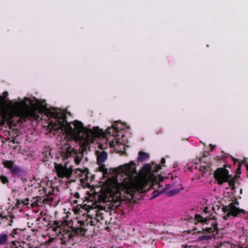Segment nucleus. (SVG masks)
Wrapping results in <instances>:
<instances>
[{
  "label": "nucleus",
  "instance_id": "nucleus-1",
  "mask_svg": "<svg viewBox=\"0 0 248 248\" xmlns=\"http://www.w3.org/2000/svg\"><path fill=\"white\" fill-rule=\"evenodd\" d=\"M119 189L133 196L136 192L145 193L149 187L147 181L138 178L137 176L130 177L119 184Z\"/></svg>",
  "mask_w": 248,
  "mask_h": 248
},
{
  "label": "nucleus",
  "instance_id": "nucleus-2",
  "mask_svg": "<svg viewBox=\"0 0 248 248\" xmlns=\"http://www.w3.org/2000/svg\"><path fill=\"white\" fill-rule=\"evenodd\" d=\"M9 107L14 110L16 115L20 117L19 121L26 122L31 118L39 117L36 110L30 108L26 101H9Z\"/></svg>",
  "mask_w": 248,
  "mask_h": 248
},
{
  "label": "nucleus",
  "instance_id": "nucleus-3",
  "mask_svg": "<svg viewBox=\"0 0 248 248\" xmlns=\"http://www.w3.org/2000/svg\"><path fill=\"white\" fill-rule=\"evenodd\" d=\"M108 215H110L108 212L104 209L96 210L94 218L89 216L86 217L85 220L78 221V225L76 226L78 228L77 231L79 232L80 236H85L88 232L87 227L89 224L91 226H94L97 222H101V223H102L104 220L106 222L107 221L105 220L106 216Z\"/></svg>",
  "mask_w": 248,
  "mask_h": 248
},
{
  "label": "nucleus",
  "instance_id": "nucleus-4",
  "mask_svg": "<svg viewBox=\"0 0 248 248\" xmlns=\"http://www.w3.org/2000/svg\"><path fill=\"white\" fill-rule=\"evenodd\" d=\"M195 219L199 222L203 223L202 231H205L209 233L217 234L218 232L217 223L216 219V215L213 214L209 216L203 217L200 215H195Z\"/></svg>",
  "mask_w": 248,
  "mask_h": 248
},
{
  "label": "nucleus",
  "instance_id": "nucleus-5",
  "mask_svg": "<svg viewBox=\"0 0 248 248\" xmlns=\"http://www.w3.org/2000/svg\"><path fill=\"white\" fill-rule=\"evenodd\" d=\"M72 155H74V161L77 165L80 164L81 160L83 156V151L77 153V151L72 148L71 146L69 145H66L65 150L62 151L60 153L57 155L56 157L59 160H63V161L67 160Z\"/></svg>",
  "mask_w": 248,
  "mask_h": 248
},
{
  "label": "nucleus",
  "instance_id": "nucleus-6",
  "mask_svg": "<svg viewBox=\"0 0 248 248\" xmlns=\"http://www.w3.org/2000/svg\"><path fill=\"white\" fill-rule=\"evenodd\" d=\"M239 205V202L235 199L234 202H230L228 205H223L222 211L224 213L227 212V214L224 216V219L226 220L230 216L236 217L240 216L241 214H244L245 211L237 207Z\"/></svg>",
  "mask_w": 248,
  "mask_h": 248
},
{
  "label": "nucleus",
  "instance_id": "nucleus-7",
  "mask_svg": "<svg viewBox=\"0 0 248 248\" xmlns=\"http://www.w3.org/2000/svg\"><path fill=\"white\" fill-rule=\"evenodd\" d=\"M68 126L70 127L71 129L73 130L72 127L65 119H55L49 123L47 128L49 129V132L57 131L59 133H63L67 132Z\"/></svg>",
  "mask_w": 248,
  "mask_h": 248
},
{
  "label": "nucleus",
  "instance_id": "nucleus-8",
  "mask_svg": "<svg viewBox=\"0 0 248 248\" xmlns=\"http://www.w3.org/2000/svg\"><path fill=\"white\" fill-rule=\"evenodd\" d=\"M64 161V164L55 163V169L58 177L68 179L71 177L72 174L73 168L71 165L69 164V161L66 160Z\"/></svg>",
  "mask_w": 248,
  "mask_h": 248
},
{
  "label": "nucleus",
  "instance_id": "nucleus-9",
  "mask_svg": "<svg viewBox=\"0 0 248 248\" xmlns=\"http://www.w3.org/2000/svg\"><path fill=\"white\" fill-rule=\"evenodd\" d=\"M229 167L227 164L223 165V167L217 168L214 172V177L217 184L219 185L228 181L229 178L232 176L229 174V171L226 169Z\"/></svg>",
  "mask_w": 248,
  "mask_h": 248
},
{
  "label": "nucleus",
  "instance_id": "nucleus-10",
  "mask_svg": "<svg viewBox=\"0 0 248 248\" xmlns=\"http://www.w3.org/2000/svg\"><path fill=\"white\" fill-rule=\"evenodd\" d=\"M2 164L5 168L9 170L10 174L13 178H19L24 174V170L12 160H5L3 161Z\"/></svg>",
  "mask_w": 248,
  "mask_h": 248
},
{
  "label": "nucleus",
  "instance_id": "nucleus-11",
  "mask_svg": "<svg viewBox=\"0 0 248 248\" xmlns=\"http://www.w3.org/2000/svg\"><path fill=\"white\" fill-rule=\"evenodd\" d=\"M77 227L76 226H71L69 230H64L62 236L65 241H68L70 240L73 239L75 236L80 235L79 232L77 231Z\"/></svg>",
  "mask_w": 248,
  "mask_h": 248
},
{
  "label": "nucleus",
  "instance_id": "nucleus-12",
  "mask_svg": "<svg viewBox=\"0 0 248 248\" xmlns=\"http://www.w3.org/2000/svg\"><path fill=\"white\" fill-rule=\"evenodd\" d=\"M152 164L153 165H155V166H154L153 168H152L150 164H146L142 167L141 171L144 173H151V171L154 173H156L158 172L160 170H161L162 166V165H157L154 163V162H152Z\"/></svg>",
  "mask_w": 248,
  "mask_h": 248
},
{
  "label": "nucleus",
  "instance_id": "nucleus-13",
  "mask_svg": "<svg viewBox=\"0 0 248 248\" xmlns=\"http://www.w3.org/2000/svg\"><path fill=\"white\" fill-rule=\"evenodd\" d=\"M122 167L123 171L127 173H129L130 174H137L135 163L133 161H131L128 164H125Z\"/></svg>",
  "mask_w": 248,
  "mask_h": 248
},
{
  "label": "nucleus",
  "instance_id": "nucleus-14",
  "mask_svg": "<svg viewBox=\"0 0 248 248\" xmlns=\"http://www.w3.org/2000/svg\"><path fill=\"white\" fill-rule=\"evenodd\" d=\"M73 125L74 126V130L77 133V138L78 139L80 138V135L83 132L84 129L83 124L80 121H75L73 123Z\"/></svg>",
  "mask_w": 248,
  "mask_h": 248
},
{
  "label": "nucleus",
  "instance_id": "nucleus-15",
  "mask_svg": "<svg viewBox=\"0 0 248 248\" xmlns=\"http://www.w3.org/2000/svg\"><path fill=\"white\" fill-rule=\"evenodd\" d=\"M52 158L51 153V149L46 147L42 153V160L43 162H46Z\"/></svg>",
  "mask_w": 248,
  "mask_h": 248
},
{
  "label": "nucleus",
  "instance_id": "nucleus-16",
  "mask_svg": "<svg viewBox=\"0 0 248 248\" xmlns=\"http://www.w3.org/2000/svg\"><path fill=\"white\" fill-rule=\"evenodd\" d=\"M1 116L3 119L7 121L9 124L15 125L13 120L14 115L12 113L6 111L2 112L1 113Z\"/></svg>",
  "mask_w": 248,
  "mask_h": 248
},
{
  "label": "nucleus",
  "instance_id": "nucleus-17",
  "mask_svg": "<svg viewBox=\"0 0 248 248\" xmlns=\"http://www.w3.org/2000/svg\"><path fill=\"white\" fill-rule=\"evenodd\" d=\"M97 163L100 164L103 163L107 159L108 154L105 151L97 152Z\"/></svg>",
  "mask_w": 248,
  "mask_h": 248
},
{
  "label": "nucleus",
  "instance_id": "nucleus-18",
  "mask_svg": "<svg viewBox=\"0 0 248 248\" xmlns=\"http://www.w3.org/2000/svg\"><path fill=\"white\" fill-rule=\"evenodd\" d=\"M149 154L143 151H140L138 153V161L142 162L149 158Z\"/></svg>",
  "mask_w": 248,
  "mask_h": 248
},
{
  "label": "nucleus",
  "instance_id": "nucleus-19",
  "mask_svg": "<svg viewBox=\"0 0 248 248\" xmlns=\"http://www.w3.org/2000/svg\"><path fill=\"white\" fill-rule=\"evenodd\" d=\"M42 189L45 196L46 197H48L49 196L52 195L54 191V189L52 187H43Z\"/></svg>",
  "mask_w": 248,
  "mask_h": 248
},
{
  "label": "nucleus",
  "instance_id": "nucleus-20",
  "mask_svg": "<svg viewBox=\"0 0 248 248\" xmlns=\"http://www.w3.org/2000/svg\"><path fill=\"white\" fill-rule=\"evenodd\" d=\"M237 179L238 177L237 176H235L232 178L231 177L230 178H229L228 181L227 182L228 183V185L230 187H232V189H234L235 188V185Z\"/></svg>",
  "mask_w": 248,
  "mask_h": 248
},
{
  "label": "nucleus",
  "instance_id": "nucleus-21",
  "mask_svg": "<svg viewBox=\"0 0 248 248\" xmlns=\"http://www.w3.org/2000/svg\"><path fill=\"white\" fill-rule=\"evenodd\" d=\"M8 237L7 234L2 233L0 234V245H4L7 242Z\"/></svg>",
  "mask_w": 248,
  "mask_h": 248
},
{
  "label": "nucleus",
  "instance_id": "nucleus-22",
  "mask_svg": "<svg viewBox=\"0 0 248 248\" xmlns=\"http://www.w3.org/2000/svg\"><path fill=\"white\" fill-rule=\"evenodd\" d=\"M209 165H208L207 163L204 165L196 164L195 168L196 169L199 170L200 171L204 172L206 170H207L208 168H209Z\"/></svg>",
  "mask_w": 248,
  "mask_h": 248
},
{
  "label": "nucleus",
  "instance_id": "nucleus-23",
  "mask_svg": "<svg viewBox=\"0 0 248 248\" xmlns=\"http://www.w3.org/2000/svg\"><path fill=\"white\" fill-rule=\"evenodd\" d=\"M180 192V189H173L169 191H165V194L168 197H170L178 194Z\"/></svg>",
  "mask_w": 248,
  "mask_h": 248
},
{
  "label": "nucleus",
  "instance_id": "nucleus-24",
  "mask_svg": "<svg viewBox=\"0 0 248 248\" xmlns=\"http://www.w3.org/2000/svg\"><path fill=\"white\" fill-rule=\"evenodd\" d=\"M215 235L216 234H213V233H212V234L210 233L209 234L203 235L200 236L199 239L201 241L207 240L211 239L213 236H215Z\"/></svg>",
  "mask_w": 248,
  "mask_h": 248
},
{
  "label": "nucleus",
  "instance_id": "nucleus-25",
  "mask_svg": "<svg viewBox=\"0 0 248 248\" xmlns=\"http://www.w3.org/2000/svg\"><path fill=\"white\" fill-rule=\"evenodd\" d=\"M0 181L3 184L8 185L9 183L8 177L3 175L0 176Z\"/></svg>",
  "mask_w": 248,
  "mask_h": 248
},
{
  "label": "nucleus",
  "instance_id": "nucleus-26",
  "mask_svg": "<svg viewBox=\"0 0 248 248\" xmlns=\"http://www.w3.org/2000/svg\"><path fill=\"white\" fill-rule=\"evenodd\" d=\"M232 158L233 161H234V163H235L236 162H237L238 163V165L237 168L236 170V173L238 174L241 173V163L239 162V161L238 159H235L233 157H232Z\"/></svg>",
  "mask_w": 248,
  "mask_h": 248
},
{
  "label": "nucleus",
  "instance_id": "nucleus-27",
  "mask_svg": "<svg viewBox=\"0 0 248 248\" xmlns=\"http://www.w3.org/2000/svg\"><path fill=\"white\" fill-rule=\"evenodd\" d=\"M112 130L113 131L115 132H118L119 131V130L118 129V128L116 127L115 125H112L111 128H108L107 129V132L110 135H111L112 136H114L113 132L111 133L110 130Z\"/></svg>",
  "mask_w": 248,
  "mask_h": 248
},
{
  "label": "nucleus",
  "instance_id": "nucleus-28",
  "mask_svg": "<svg viewBox=\"0 0 248 248\" xmlns=\"http://www.w3.org/2000/svg\"><path fill=\"white\" fill-rule=\"evenodd\" d=\"M62 223L60 221H55L53 222V225H56L55 227L53 228V230L55 232L57 231L58 229H61L60 226Z\"/></svg>",
  "mask_w": 248,
  "mask_h": 248
},
{
  "label": "nucleus",
  "instance_id": "nucleus-29",
  "mask_svg": "<svg viewBox=\"0 0 248 248\" xmlns=\"http://www.w3.org/2000/svg\"><path fill=\"white\" fill-rule=\"evenodd\" d=\"M99 165V171L104 173H106L108 171V169L106 168L104 164H98Z\"/></svg>",
  "mask_w": 248,
  "mask_h": 248
},
{
  "label": "nucleus",
  "instance_id": "nucleus-30",
  "mask_svg": "<svg viewBox=\"0 0 248 248\" xmlns=\"http://www.w3.org/2000/svg\"><path fill=\"white\" fill-rule=\"evenodd\" d=\"M11 248H22L19 242H12L11 243Z\"/></svg>",
  "mask_w": 248,
  "mask_h": 248
},
{
  "label": "nucleus",
  "instance_id": "nucleus-31",
  "mask_svg": "<svg viewBox=\"0 0 248 248\" xmlns=\"http://www.w3.org/2000/svg\"><path fill=\"white\" fill-rule=\"evenodd\" d=\"M20 244L22 248H32V246L31 245L29 244H27L25 242H20Z\"/></svg>",
  "mask_w": 248,
  "mask_h": 248
},
{
  "label": "nucleus",
  "instance_id": "nucleus-32",
  "mask_svg": "<svg viewBox=\"0 0 248 248\" xmlns=\"http://www.w3.org/2000/svg\"><path fill=\"white\" fill-rule=\"evenodd\" d=\"M164 191L162 190L160 191H158V190H155L153 192V196H152V198H155L157 196H158L159 195H160Z\"/></svg>",
  "mask_w": 248,
  "mask_h": 248
},
{
  "label": "nucleus",
  "instance_id": "nucleus-33",
  "mask_svg": "<svg viewBox=\"0 0 248 248\" xmlns=\"http://www.w3.org/2000/svg\"><path fill=\"white\" fill-rule=\"evenodd\" d=\"M73 196L76 199H79L80 198V195H79V193H78V192H76L74 194H73Z\"/></svg>",
  "mask_w": 248,
  "mask_h": 248
},
{
  "label": "nucleus",
  "instance_id": "nucleus-34",
  "mask_svg": "<svg viewBox=\"0 0 248 248\" xmlns=\"http://www.w3.org/2000/svg\"><path fill=\"white\" fill-rule=\"evenodd\" d=\"M204 212L205 214L209 213L210 212L209 208L207 207H205L204 209Z\"/></svg>",
  "mask_w": 248,
  "mask_h": 248
},
{
  "label": "nucleus",
  "instance_id": "nucleus-35",
  "mask_svg": "<svg viewBox=\"0 0 248 248\" xmlns=\"http://www.w3.org/2000/svg\"><path fill=\"white\" fill-rule=\"evenodd\" d=\"M51 201H52V200H51V199H49L48 198H44V200H43V202H46V203H47L48 202H51Z\"/></svg>",
  "mask_w": 248,
  "mask_h": 248
},
{
  "label": "nucleus",
  "instance_id": "nucleus-36",
  "mask_svg": "<svg viewBox=\"0 0 248 248\" xmlns=\"http://www.w3.org/2000/svg\"><path fill=\"white\" fill-rule=\"evenodd\" d=\"M166 162V160H165V158H164V157H162L161 159V164L162 165H164Z\"/></svg>",
  "mask_w": 248,
  "mask_h": 248
},
{
  "label": "nucleus",
  "instance_id": "nucleus-37",
  "mask_svg": "<svg viewBox=\"0 0 248 248\" xmlns=\"http://www.w3.org/2000/svg\"><path fill=\"white\" fill-rule=\"evenodd\" d=\"M13 222V220H12V219L9 220V222H8V225L12 226Z\"/></svg>",
  "mask_w": 248,
  "mask_h": 248
},
{
  "label": "nucleus",
  "instance_id": "nucleus-38",
  "mask_svg": "<svg viewBox=\"0 0 248 248\" xmlns=\"http://www.w3.org/2000/svg\"><path fill=\"white\" fill-rule=\"evenodd\" d=\"M78 201L77 200H75L73 201V203L75 204H77L78 203Z\"/></svg>",
  "mask_w": 248,
  "mask_h": 248
},
{
  "label": "nucleus",
  "instance_id": "nucleus-39",
  "mask_svg": "<svg viewBox=\"0 0 248 248\" xmlns=\"http://www.w3.org/2000/svg\"><path fill=\"white\" fill-rule=\"evenodd\" d=\"M247 170L248 171V163L246 164Z\"/></svg>",
  "mask_w": 248,
  "mask_h": 248
},
{
  "label": "nucleus",
  "instance_id": "nucleus-40",
  "mask_svg": "<svg viewBox=\"0 0 248 248\" xmlns=\"http://www.w3.org/2000/svg\"><path fill=\"white\" fill-rule=\"evenodd\" d=\"M78 170L80 171V173L83 172V171L81 170Z\"/></svg>",
  "mask_w": 248,
  "mask_h": 248
},
{
  "label": "nucleus",
  "instance_id": "nucleus-41",
  "mask_svg": "<svg viewBox=\"0 0 248 248\" xmlns=\"http://www.w3.org/2000/svg\"><path fill=\"white\" fill-rule=\"evenodd\" d=\"M4 93H5V95H8L7 92H5Z\"/></svg>",
  "mask_w": 248,
  "mask_h": 248
},
{
  "label": "nucleus",
  "instance_id": "nucleus-42",
  "mask_svg": "<svg viewBox=\"0 0 248 248\" xmlns=\"http://www.w3.org/2000/svg\"><path fill=\"white\" fill-rule=\"evenodd\" d=\"M4 93H5V95H8L7 92H5Z\"/></svg>",
  "mask_w": 248,
  "mask_h": 248
},
{
  "label": "nucleus",
  "instance_id": "nucleus-43",
  "mask_svg": "<svg viewBox=\"0 0 248 248\" xmlns=\"http://www.w3.org/2000/svg\"><path fill=\"white\" fill-rule=\"evenodd\" d=\"M26 201H29V199H28V198H27V199H26Z\"/></svg>",
  "mask_w": 248,
  "mask_h": 248
},
{
  "label": "nucleus",
  "instance_id": "nucleus-44",
  "mask_svg": "<svg viewBox=\"0 0 248 248\" xmlns=\"http://www.w3.org/2000/svg\"><path fill=\"white\" fill-rule=\"evenodd\" d=\"M71 248V247H66V248Z\"/></svg>",
  "mask_w": 248,
  "mask_h": 248
}]
</instances>
